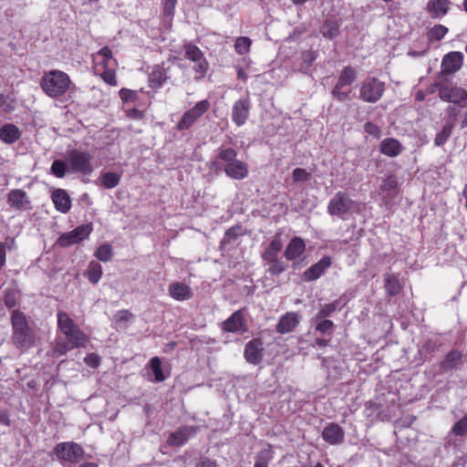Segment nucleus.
<instances>
[{
    "mask_svg": "<svg viewBox=\"0 0 467 467\" xmlns=\"http://www.w3.org/2000/svg\"><path fill=\"white\" fill-rule=\"evenodd\" d=\"M272 454L271 447L261 451L256 457L254 467H268V463L273 458Z\"/></svg>",
    "mask_w": 467,
    "mask_h": 467,
    "instance_id": "obj_40",
    "label": "nucleus"
},
{
    "mask_svg": "<svg viewBox=\"0 0 467 467\" xmlns=\"http://www.w3.org/2000/svg\"><path fill=\"white\" fill-rule=\"evenodd\" d=\"M100 75L102 79L109 85L116 86L117 80H116V73L113 67L103 69L101 72H97Z\"/></svg>",
    "mask_w": 467,
    "mask_h": 467,
    "instance_id": "obj_48",
    "label": "nucleus"
},
{
    "mask_svg": "<svg viewBox=\"0 0 467 467\" xmlns=\"http://www.w3.org/2000/svg\"><path fill=\"white\" fill-rule=\"evenodd\" d=\"M121 176L116 172L108 171L102 173L101 182L106 189H112L116 187L120 182Z\"/></svg>",
    "mask_w": 467,
    "mask_h": 467,
    "instance_id": "obj_36",
    "label": "nucleus"
},
{
    "mask_svg": "<svg viewBox=\"0 0 467 467\" xmlns=\"http://www.w3.org/2000/svg\"><path fill=\"white\" fill-rule=\"evenodd\" d=\"M237 151L232 148L221 147L213 161V166L223 168L225 174L234 180H243L248 176V165L236 159Z\"/></svg>",
    "mask_w": 467,
    "mask_h": 467,
    "instance_id": "obj_2",
    "label": "nucleus"
},
{
    "mask_svg": "<svg viewBox=\"0 0 467 467\" xmlns=\"http://www.w3.org/2000/svg\"><path fill=\"white\" fill-rule=\"evenodd\" d=\"M357 78V72L351 67H346L340 73L339 78L337 79V84L339 86H348L351 85Z\"/></svg>",
    "mask_w": 467,
    "mask_h": 467,
    "instance_id": "obj_34",
    "label": "nucleus"
},
{
    "mask_svg": "<svg viewBox=\"0 0 467 467\" xmlns=\"http://www.w3.org/2000/svg\"><path fill=\"white\" fill-rule=\"evenodd\" d=\"M293 180L295 182H307L311 174L306 170L302 168H296L293 171Z\"/></svg>",
    "mask_w": 467,
    "mask_h": 467,
    "instance_id": "obj_51",
    "label": "nucleus"
},
{
    "mask_svg": "<svg viewBox=\"0 0 467 467\" xmlns=\"http://www.w3.org/2000/svg\"><path fill=\"white\" fill-rule=\"evenodd\" d=\"M240 227H231L229 228L222 240V244H230L233 240H235L240 235Z\"/></svg>",
    "mask_w": 467,
    "mask_h": 467,
    "instance_id": "obj_52",
    "label": "nucleus"
},
{
    "mask_svg": "<svg viewBox=\"0 0 467 467\" xmlns=\"http://www.w3.org/2000/svg\"><path fill=\"white\" fill-rule=\"evenodd\" d=\"M54 451L59 460L68 462H78L84 456L83 448L73 441L60 442L57 444Z\"/></svg>",
    "mask_w": 467,
    "mask_h": 467,
    "instance_id": "obj_10",
    "label": "nucleus"
},
{
    "mask_svg": "<svg viewBox=\"0 0 467 467\" xmlns=\"http://www.w3.org/2000/svg\"><path fill=\"white\" fill-rule=\"evenodd\" d=\"M134 93L128 89H121L120 96L123 99L127 100L130 97L133 96Z\"/></svg>",
    "mask_w": 467,
    "mask_h": 467,
    "instance_id": "obj_64",
    "label": "nucleus"
},
{
    "mask_svg": "<svg viewBox=\"0 0 467 467\" xmlns=\"http://www.w3.org/2000/svg\"><path fill=\"white\" fill-rule=\"evenodd\" d=\"M334 327V323L331 320H321L316 326V330L321 333H331Z\"/></svg>",
    "mask_w": 467,
    "mask_h": 467,
    "instance_id": "obj_54",
    "label": "nucleus"
},
{
    "mask_svg": "<svg viewBox=\"0 0 467 467\" xmlns=\"http://www.w3.org/2000/svg\"><path fill=\"white\" fill-rule=\"evenodd\" d=\"M92 58L95 63V70L97 72L100 71V67L101 69H107L113 67L112 66L116 64L112 52L108 47H104L96 54H93Z\"/></svg>",
    "mask_w": 467,
    "mask_h": 467,
    "instance_id": "obj_16",
    "label": "nucleus"
},
{
    "mask_svg": "<svg viewBox=\"0 0 467 467\" xmlns=\"http://www.w3.org/2000/svg\"><path fill=\"white\" fill-rule=\"evenodd\" d=\"M195 467H217V465L215 462L208 458H202L196 462Z\"/></svg>",
    "mask_w": 467,
    "mask_h": 467,
    "instance_id": "obj_62",
    "label": "nucleus"
},
{
    "mask_svg": "<svg viewBox=\"0 0 467 467\" xmlns=\"http://www.w3.org/2000/svg\"><path fill=\"white\" fill-rule=\"evenodd\" d=\"M446 112L451 119L447 122H455L457 116L460 114V109L455 106H449L446 109Z\"/></svg>",
    "mask_w": 467,
    "mask_h": 467,
    "instance_id": "obj_61",
    "label": "nucleus"
},
{
    "mask_svg": "<svg viewBox=\"0 0 467 467\" xmlns=\"http://www.w3.org/2000/svg\"><path fill=\"white\" fill-rule=\"evenodd\" d=\"M317 57L312 50H307L302 54V66L300 70L304 73H307V70L311 67L312 63L316 60Z\"/></svg>",
    "mask_w": 467,
    "mask_h": 467,
    "instance_id": "obj_46",
    "label": "nucleus"
},
{
    "mask_svg": "<svg viewBox=\"0 0 467 467\" xmlns=\"http://www.w3.org/2000/svg\"><path fill=\"white\" fill-rule=\"evenodd\" d=\"M84 362L91 368H97L99 365L100 358L97 354L90 353L84 358Z\"/></svg>",
    "mask_w": 467,
    "mask_h": 467,
    "instance_id": "obj_58",
    "label": "nucleus"
},
{
    "mask_svg": "<svg viewBox=\"0 0 467 467\" xmlns=\"http://www.w3.org/2000/svg\"><path fill=\"white\" fill-rule=\"evenodd\" d=\"M358 208V204L344 192H337L329 201L327 213L343 220L348 218Z\"/></svg>",
    "mask_w": 467,
    "mask_h": 467,
    "instance_id": "obj_5",
    "label": "nucleus"
},
{
    "mask_svg": "<svg viewBox=\"0 0 467 467\" xmlns=\"http://www.w3.org/2000/svg\"><path fill=\"white\" fill-rule=\"evenodd\" d=\"M448 33V28L442 25L434 26L429 32V38L431 40L439 41L444 37Z\"/></svg>",
    "mask_w": 467,
    "mask_h": 467,
    "instance_id": "obj_45",
    "label": "nucleus"
},
{
    "mask_svg": "<svg viewBox=\"0 0 467 467\" xmlns=\"http://www.w3.org/2000/svg\"><path fill=\"white\" fill-rule=\"evenodd\" d=\"M385 289L390 296H396L401 291V285L399 278L392 274H386L384 275Z\"/></svg>",
    "mask_w": 467,
    "mask_h": 467,
    "instance_id": "obj_32",
    "label": "nucleus"
},
{
    "mask_svg": "<svg viewBox=\"0 0 467 467\" xmlns=\"http://www.w3.org/2000/svg\"><path fill=\"white\" fill-rule=\"evenodd\" d=\"M301 317L296 312H287L279 319L276 331L280 334L292 332L300 323Z\"/></svg>",
    "mask_w": 467,
    "mask_h": 467,
    "instance_id": "obj_19",
    "label": "nucleus"
},
{
    "mask_svg": "<svg viewBox=\"0 0 467 467\" xmlns=\"http://www.w3.org/2000/svg\"><path fill=\"white\" fill-rule=\"evenodd\" d=\"M251 102L248 97L235 101L232 108V119L237 126H243L249 118Z\"/></svg>",
    "mask_w": 467,
    "mask_h": 467,
    "instance_id": "obj_14",
    "label": "nucleus"
},
{
    "mask_svg": "<svg viewBox=\"0 0 467 467\" xmlns=\"http://www.w3.org/2000/svg\"><path fill=\"white\" fill-rule=\"evenodd\" d=\"M95 256L102 262H109L113 256L112 247L109 244H103L95 252Z\"/></svg>",
    "mask_w": 467,
    "mask_h": 467,
    "instance_id": "obj_38",
    "label": "nucleus"
},
{
    "mask_svg": "<svg viewBox=\"0 0 467 467\" xmlns=\"http://www.w3.org/2000/svg\"><path fill=\"white\" fill-rule=\"evenodd\" d=\"M12 341L20 349H26L35 343V333L29 327L26 316L19 310L11 313Z\"/></svg>",
    "mask_w": 467,
    "mask_h": 467,
    "instance_id": "obj_3",
    "label": "nucleus"
},
{
    "mask_svg": "<svg viewBox=\"0 0 467 467\" xmlns=\"http://www.w3.org/2000/svg\"><path fill=\"white\" fill-rule=\"evenodd\" d=\"M306 249V244L300 237H294L285 250V256L287 260L293 261L299 257Z\"/></svg>",
    "mask_w": 467,
    "mask_h": 467,
    "instance_id": "obj_25",
    "label": "nucleus"
},
{
    "mask_svg": "<svg viewBox=\"0 0 467 467\" xmlns=\"http://www.w3.org/2000/svg\"><path fill=\"white\" fill-rule=\"evenodd\" d=\"M331 258L329 256H324L317 264L313 265L303 273L304 280L310 282L317 279L331 265Z\"/></svg>",
    "mask_w": 467,
    "mask_h": 467,
    "instance_id": "obj_17",
    "label": "nucleus"
},
{
    "mask_svg": "<svg viewBox=\"0 0 467 467\" xmlns=\"http://www.w3.org/2000/svg\"><path fill=\"white\" fill-rule=\"evenodd\" d=\"M20 138L18 128L13 124H5L0 128V140L5 143L11 144Z\"/></svg>",
    "mask_w": 467,
    "mask_h": 467,
    "instance_id": "obj_30",
    "label": "nucleus"
},
{
    "mask_svg": "<svg viewBox=\"0 0 467 467\" xmlns=\"http://www.w3.org/2000/svg\"><path fill=\"white\" fill-rule=\"evenodd\" d=\"M92 227L90 224H83L78 226L74 230L65 233L59 236L57 244L61 247H67L88 238L91 234Z\"/></svg>",
    "mask_w": 467,
    "mask_h": 467,
    "instance_id": "obj_12",
    "label": "nucleus"
},
{
    "mask_svg": "<svg viewBox=\"0 0 467 467\" xmlns=\"http://www.w3.org/2000/svg\"><path fill=\"white\" fill-rule=\"evenodd\" d=\"M52 201L56 209L63 213H67L71 207V200L65 190L57 189L52 193Z\"/></svg>",
    "mask_w": 467,
    "mask_h": 467,
    "instance_id": "obj_24",
    "label": "nucleus"
},
{
    "mask_svg": "<svg viewBox=\"0 0 467 467\" xmlns=\"http://www.w3.org/2000/svg\"><path fill=\"white\" fill-rule=\"evenodd\" d=\"M150 366L154 374V380L156 382L165 380L166 377L161 370V361L158 357H154L150 360Z\"/></svg>",
    "mask_w": 467,
    "mask_h": 467,
    "instance_id": "obj_39",
    "label": "nucleus"
},
{
    "mask_svg": "<svg viewBox=\"0 0 467 467\" xmlns=\"http://www.w3.org/2000/svg\"><path fill=\"white\" fill-rule=\"evenodd\" d=\"M102 275V267L100 264L96 261H91L85 272V276L92 284H97Z\"/></svg>",
    "mask_w": 467,
    "mask_h": 467,
    "instance_id": "obj_33",
    "label": "nucleus"
},
{
    "mask_svg": "<svg viewBox=\"0 0 467 467\" xmlns=\"http://www.w3.org/2000/svg\"><path fill=\"white\" fill-rule=\"evenodd\" d=\"M0 422L5 426L10 424L9 417L5 411L0 412Z\"/></svg>",
    "mask_w": 467,
    "mask_h": 467,
    "instance_id": "obj_63",
    "label": "nucleus"
},
{
    "mask_svg": "<svg viewBox=\"0 0 467 467\" xmlns=\"http://www.w3.org/2000/svg\"><path fill=\"white\" fill-rule=\"evenodd\" d=\"M264 342L261 338L250 340L244 348V358L248 363L257 365L263 359Z\"/></svg>",
    "mask_w": 467,
    "mask_h": 467,
    "instance_id": "obj_15",
    "label": "nucleus"
},
{
    "mask_svg": "<svg viewBox=\"0 0 467 467\" xmlns=\"http://www.w3.org/2000/svg\"><path fill=\"white\" fill-rule=\"evenodd\" d=\"M453 122H446L442 130L436 135L434 143L436 146L443 145L451 135Z\"/></svg>",
    "mask_w": 467,
    "mask_h": 467,
    "instance_id": "obj_37",
    "label": "nucleus"
},
{
    "mask_svg": "<svg viewBox=\"0 0 467 467\" xmlns=\"http://www.w3.org/2000/svg\"><path fill=\"white\" fill-rule=\"evenodd\" d=\"M168 78L167 69L162 65H156L149 76L150 87L160 88Z\"/></svg>",
    "mask_w": 467,
    "mask_h": 467,
    "instance_id": "obj_28",
    "label": "nucleus"
},
{
    "mask_svg": "<svg viewBox=\"0 0 467 467\" xmlns=\"http://www.w3.org/2000/svg\"><path fill=\"white\" fill-rule=\"evenodd\" d=\"M57 328L62 336H57L55 340L54 352L56 354L62 356L74 348L87 347L89 337L78 327L67 313L62 310L57 311Z\"/></svg>",
    "mask_w": 467,
    "mask_h": 467,
    "instance_id": "obj_1",
    "label": "nucleus"
},
{
    "mask_svg": "<svg viewBox=\"0 0 467 467\" xmlns=\"http://www.w3.org/2000/svg\"><path fill=\"white\" fill-rule=\"evenodd\" d=\"M462 355L458 350L450 351L444 359L441 362V368L443 370L455 368L462 362Z\"/></svg>",
    "mask_w": 467,
    "mask_h": 467,
    "instance_id": "obj_31",
    "label": "nucleus"
},
{
    "mask_svg": "<svg viewBox=\"0 0 467 467\" xmlns=\"http://www.w3.org/2000/svg\"><path fill=\"white\" fill-rule=\"evenodd\" d=\"M265 262L269 265L267 271L272 275H278L286 269V264L280 259H275L274 261H265Z\"/></svg>",
    "mask_w": 467,
    "mask_h": 467,
    "instance_id": "obj_42",
    "label": "nucleus"
},
{
    "mask_svg": "<svg viewBox=\"0 0 467 467\" xmlns=\"http://www.w3.org/2000/svg\"><path fill=\"white\" fill-rule=\"evenodd\" d=\"M223 330L232 333L246 331V325L241 310L235 311L223 323Z\"/></svg>",
    "mask_w": 467,
    "mask_h": 467,
    "instance_id": "obj_18",
    "label": "nucleus"
},
{
    "mask_svg": "<svg viewBox=\"0 0 467 467\" xmlns=\"http://www.w3.org/2000/svg\"><path fill=\"white\" fill-rule=\"evenodd\" d=\"M210 109V102L207 99L197 102L194 107L183 113L181 120L177 123L179 130H188Z\"/></svg>",
    "mask_w": 467,
    "mask_h": 467,
    "instance_id": "obj_11",
    "label": "nucleus"
},
{
    "mask_svg": "<svg viewBox=\"0 0 467 467\" xmlns=\"http://www.w3.org/2000/svg\"><path fill=\"white\" fill-rule=\"evenodd\" d=\"M452 432L457 436L467 433V414L453 425Z\"/></svg>",
    "mask_w": 467,
    "mask_h": 467,
    "instance_id": "obj_50",
    "label": "nucleus"
},
{
    "mask_svg": "<svg viewBox=\"0 0 467 467\" xmlns=\"http://www.w3.org/2000/svg\"><path fill=\"white\" fill-rule=\"evenodd\" d=\"M71 86L69 76L64 71L53 69L45 72L40 79V87L50 98L64 96Z\"/></svg>",
    "mask_w": 467,
    "mask_h": 467,
    "instance_id": "obj_4",
    "label": "nucleus"
},
{
    "mask_svg": "<svg viewBox=\"0 0 467 467\" xmlns=\"http://www.w3.org/2000/svg\"><path fill=\"white\" fill-rule=\"evenodd\" d=\"M67 171V162L57 160L51 165V172L57 178H63Z\"/></svg>",
    "mask_w": 467,
    "mask_h": 467,
    "instance_id": "obj_47",
    "label": "nucleus"
},
{
    "mask_svg": "<svg viewBox=\"0 0 467 467\" xmlns=\"http://www.w3.org/2000/svg\"><path fill=\"white\" fill-rule=\"evenodd\" d=\"M380 152L389 157H396L403 150L401 143L393 138L384 139L379 145Z\"/></svg>",
    "mask_w": 467,
    "mask_h": 467,
    "instance_id": "obj_26",
    "label": "nucleus"
},
{
    "mask_svg": "<svg viewBox=\"0 0 467 467\" xmlns=\"http://www.w3.org/2000/svg\"><path fill=\"white\" fill-rule=\"evenodd\" d=\"M338 304H339L338 300H336L332 303L324 305L321 307V309L319 310V312L317 313L316 318L322 319V318L331 316L336 311Z\"/></svg>",
    "mask_w": 467,
    "mask_h": 467,
    "instance_id": "obj_44",
    "label": "nucleus"
},
{
    "mask_svg": "<svg viewBox=\"0 0 467 467\" xmlns=\"http://www.w3.org/2000/svg\"><path fill=\"white\" fill-rule=\"evenodd\" d=\"M398 185L397 180L393 175H389L381 184L380 188L382 191L394 190Z\"/></svg>",
    "mask_w": 467,
    "mask_h": 467,
    "instance_id": "obj_56",
    "label": "nucleus"
},
{
    "mask_svg": "<svg viewBox=\"0 0 467 467\" xmlns=\"http://www.w3.org/2000/svg\"><path fill=\"white\" fill-rule=\"evenodd\" d=\"M251 39L246 36L237 37L234 44L235 51L239 55H244L249 52L251 47Z\"/></svg>",
    "mask_w": 467,
    "mask_h": 467,
    "instance_id": "obj_41",
    "label": "nucleus"
},
{
    "mask_svg": "<svg viewBox=\"0 0 467 467\" xmlns=\"http://www.w3.org/2000/svg\"><path fill=\"white\" fill-rule=\"evenodd\" d=\"M6 202L8 206L16 211L24 212L32 209L31 200L22 189H13L7 193Z\"/></svg>",
    "mask_w": 467,
    "mask_h": 467,
    "instance_id": "obj_13",
    "label": "nucleus"
},
{
    "mask_svg": "<svg viewBox=\"0 0 467 467\" xmlns=\"http://www.w3.org/2000/svg\"><path fill=\"white\" fill-rule=\"evenodd\" d=\"M92 156L85 150H72L67 152L66 162L67 171L90 174L93 171Z\"/></svg>",
    "mask_w": 467,
    "mask_h": 467,
    "instance_id": "obj_6",
    "label": "nucleus"
},
{
    "mask_svg": "<svg viewBox=\"0 0 467 467\" xmlns=\"http://www.w3.org/2000/svg\"><path fill=\"white\" fill-rule=\"evenodd\" d=\"M322 437L327 442L335 445L343 442L345 433L338 424L329 423L323 430Z\"/></svg>",
    "mask_w": 467,
    "mask_h": 467,
    "instance_id": "obj_21",
    "label": "nucleus"
},
{
    "mask_svg": "<svg viewBox=\"0 0 467 467\" xmlns=\"http://www.w3.org/2000/svg\"><path fill=\"white\" fill-rule=\"evenodd\" d=\"M439 98L445 102L462 107L467 100V90L452 83L437 84Z\"/></svg>",
    "mask_w": 467,
    "mask_h": 467,
    "instance_id": "obj_8",
    "label": "nucleus"
},
{
    "mask_svg": "<svg viewBox=\"0 0 467 467\" xmlns=\"http://www.w3.org/2000/svg\"><path fill=\"white\" fill-rule=\"evenodd\" d=\"M197 431L198 428L192 426L181 428L168 437L167 442L171 446H182L190 437L193 436Z\"/></svg>",
    "mask_w": 467,
    "mask_h": 467,
    "instance_id": "obj_20",
    "label": "nucleus"
},
{
    "mask_svg": "<svg viewBox=\"0 0 467 467\" xmlns=\"http://www.w3.org/2000/svg\"><path fill=\"white\" fill-rule=\"evenodd\" d=\"M385 91V83L375 77H368L359 86V99L365 102L379 101Z\"/></svg>",
    "mask_w": 467,
    "mask_h": 467,
    "instance_id": "obj_7",
    "label": "nucleus"
},
{
    "mask_svg": "<svg viewBox=\"0 0 467 467\" xmlns=\"http://www.w3.org/2000/svg\"><path fill=\"white\" fill-rule=\"evenodd\" d=\"M177 0H164L163 12L166 16H172Z\"/></svg>",
    "mask_w": 467,
    "mask_h": 467,
    "instance_id": "obj_59",
    "label": "nucleus"
},
{
    "mask_svg": "<svg viewBox=\"0 0 467 467\" xmlns=\"http://www.w3.org/2000/svg\"><path fill=\"white\" fill-rule=\"evenodd\" d=\"M133 318L134 315L126 309L119 310L114 315V321L119 325L121 323H128Z\"/></svg>",
    "mask_w": 467,
    "mask_h": 467,
    "instance_id": "obj_49",
    "label": "nucleus"
},
{
    "mask_svg": "<svg viewBox=\"0 0 467 467\" xmlns=\"http://www.w3.org/2000/svg\"><path fill=\"white\" fill-rule=\"evenodd\" d=\"M183 48L185 51V58L196 63L193 69L198 74V76H196L195 78H202L209 68V64L204 57L203 53L197 46L192 43H185L183 45Z\"/></svg>",
    "mask_w": 467,
    "mask_h": 467,
    "instance_id": "obj_9",
    "label": "nucleus"
},
{
    "mask_svg": "<svg viewBox=\"0 0 467 467\" xmlns=\"http://www.w3.org/2000/svg\"><path fill=\"white\" fill-rule=\"evenodd\" d=\"M283 244L279 235L275 236V238L271 241L268 247L262 254V258L264 261H274L275 259H278V254L282 250Z\"/></svg>",
    "mask_w": 467,
    "mask_h": 467,
    "instance_id": "obj_29",
    "label": "nucleus"
},
{
    "mask_svg": "<svg viewBox=\"0 0 467 467\" xmlns=\"http://www.w3.org/2000/svg\"><path fill=\"white\" fill-rule=\"evenodd\" d=\"M169 295L175 300L185 301L192 297L191 287L181 282L172 283L169 286Z\"/></svg>",
    "mask_w": 467,
    "mask_h": 467,
    "instance_id": "obj_22",
    "label": "nucleus"
},
{
    "mask_svg": "<svg viewBox=\"0 0 467 467\" xmlns=\"http://www.w3.org/2000/svg\"><path fill=\"white\" fill-rule=\"evenodd\" d=\"M321 33L324 37L333 39L339 34V25L337 21L327 20L324 23Z\"/></svg>",
    "mask_w": 467,
    "mask_h": 467,
    "instance_id": "obj_35",
    "label": "nucleus"
},
{
    "mask_svg": "<svg viewBox=\"0 0 467 467\" xmlns=\"http://www.w3.org/2000/svg\"><path fill=\"white\" fill-rule=\"evenodd\" d=\"M3 102H0V109H2L5 112H11L14 110L15 107L13 105L12 101H9L8 98L6 96L3 95Z\"/></svg>",
    "mask_w": 467,
    "mask_h": 467,
    "instance_id": "obj_60",
    "label": "nucleus"
},
{
    "mask_svg": "<svg viewBox=\"0 0 467 467\" xmlns=\"http://www.w3.org/2000/svg\"><path fill=\"white\" fill-rule=\"evenodd\" d=\"M450 5V0H429L426 9L432 17L437 18L448 13Z\"/></svg>",
    "mask_w": 467,
    "mask_h": 467,
    "instance_id": "obj_27",
    "label": "nucleus"
},
{
    "mask_svg": "<svg viewBox=\"0 0 467 467\" xmlns=\"http://www.w3.org/2000/svg\"><path fill=\"white\" fill-rule=\"evenodd\" d=\"M350 89L346 90L344 86H339V84H336L333 90L332 96L338 101H345L350 99Z\"/></svg>",
    "mask_w": 467,
    "mask_h": 467,
    "instance_id": "obj_43",
    "label": "nucleus"
},
{
    "mask_svg": "<svg viewBox=\"0 0 467 467\" xmlns=\"http://www.w3.org/2000/svg\"><path fill=\"white\" fill-rule=\"evenodd\" d=\"M5 304L8 308H12L17 304V294L15 291H7L5 295Z\"/></svg>",
    "mask_w": 467,
    "mask_h": 467,
    "instance_id": "obj_55",
    "label": "nucleus"
},
{
    "mask_svg": "<svg viewBox=\"0 0 467 467\" xmlns=\"http://www.w3.org/2000/svg\"><path fill=\"white\" fill-rule=\"evenodd\" d=\"M364 130L368 134H369L377 139H379L381 135V130L379 129V127H378L377 125H375L371 122H367L365 124Z\"/></svg>",
    "mask_w": 467,
    "mask_h": 467,
    "instance_id": "obj_57",
    "label": "nucleus"
},
{
    "mask_svg": "<svg viewBox=\"0 0 467 467\" xmlns=\"http://www.w3.org/2000/svg\"><path fill=\"white\" fill-rule=\"evenodd\" d=\"M14 240L6 241L5 243H0V269L5 264L6 249H11L14 246Z\"/></svg>",
    "mask_w": 467,
    "mask_h": 467,
    "instance_id": "obj_53",
    "label": "nucleus"
},
{
    "mask_svg": "<svg viewBox=\"0 0 467 467\" xmlns=\"http://www.w3.org/2000/svg\"><path fill=\"white\" fill-rule=\"evenodd\" d=\"M462 65V55L459 52H451L447 54L441 62V67L445 73H455Z\"/></svg>",
    "mask_w": 467,
    "mask_h": 467,
    "instance_id": "obj_23",
    "label": "nucleus"
}]
</instances>
